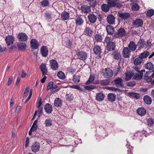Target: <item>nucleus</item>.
I'll return each mask as SVG.
<instances>
[{
  "label": "nucleus",
  "mask_w": 154,
  "mask_h": 154,
  "mask_svg": "<svg viewBox=\"0 0 154 154\" xmlns=\"http://www.w3.org/2000/svg\"><path fill=\"white\" fill-rule=\"evenodd\" d=\"M111 37L106 36L105 38L104 42L107 44L109 43H111Z\"/></svg>",
  "instance_id": "4d7b16f0"
},
{
  "label": "nucleus",
  "mask_w": 154,
  "mask_h": 154,
  "mask_svg": "<svg viewBox=\"0 0 154 154\" xmlns=\"http://www.w3.org/2000/svg\"><path fill=\"white\" fill-rule=\"evenodd\" d=\"M113 82L118 88H123L124 85L123 82V79L119 77L116 78Z\"/></svg>",
  "instance_id": "f03ea898"
},
{
  "label": "nucleus",
  "mask_w": 154,
  "mask_h": 154,
  "mask_svg": "<svg viewBox=\"0 0 154 154\" xmlns=\"http://www.w3.org/2000/svg\"><path fill=\"white\" fill-rule=\"evenodd\" d=\"M31 48L33 50L37 49L38 47L39 44L35 39H32L30 42Z\"/></svg>",
  "instance_id": "9d476101"
},
{
  "label": "nucleus",
  "mask_w": 154,
  "mask_h": 154,
  "mask_svg": "<svg viewBox=\"0 0 154 154\" xmlns=\"http://www.w3.org/2000/svg\"><path fill=\"white\" fill-rule=\"evenodd\" d=\"M115 44L114 42H113L109 43L106 46V49L109 51H113L115 50Z\"/></svg>",
  "instance_id": "f8f14e48"
},
{
  "label": "nucleus",
  "mask_w": 154,
  "mask_h": 154,
  "mask_svg": "<svg viewBox=\"0 0 154 154\" xmlns=\"http://www.w3.org/2000/svg\"><path fill=\"white\" fill-rule=\"evenodd\" d=\"M133 24L137 27H140L143 24V21L141 19H137L133 21Z\"/></svg>",
  "instance_id": "bb28decb"
},
{
  "label": "nucleus",
  "mask_w": 154,
  "mask_h": 154,
  "mask_svg": "<svg viewBox=\"0 0 154 154\" xmlns=\"http://www.w3.org/2000/svg\"><path fill=\"white\" fill-rule=\"evenodd\" d=\"M131 51L128 47H124L122 51L123 57L125 58H128L130 56V52Z\"/></svg>",
  "instance_id": "4468645a"
},
{
  "label": "nucleus",
  "mask_w": 154,
  "mask_h": 154,
  "mask_svg": "<svg viewBox=\"0 0 154 154\" xmlns=\"http://www.w3.org/2000/svg\"><path fill=\"white\" fill-rule=\"evenodd\" d=\"M85 89H86L87 90H91L96 88V87L94 85H91L85 86Z\"/></svg>",
  "instance_id": "5fc2aeb1"
},
{
  "label": "nucleus",
  "mask_w": 154,
  "mask_h": 154,
  "mask_svg": "<svg viewBox=\"0 0 154 154\" xmlns=\"http://www.w3.org/2000/svg\"><path fill=\"white\" fill-rule=\"evenodd\" d=\"M72 80L74 83H78L80 81V76L76 75H73Z\"/></svg>",
  "instance_id": "a18cd8bd"
},
{
  "label": "nucleus",
  "mask_w": 154,
  "mask_h": 154,
  "mask_svg": "<svg viewBox=\"0 0 154 154\" xmlns=\"http://www.w3.org/2000/svg\"><path fill=\"white\" fill-rule=\"evenodd\" d=\"M115 17L112 15H109L107 17V21L110 25L115 24Z\"/></svg>",
  "instance_id": "6ab92c4d"
},
{
  "label": "nucleus",
  "mask_w": 154,
  "mask_h": 154,
  "mask_svg": "<svg viewBox=\"0 0 154 154\" xmlns=\"http://www.w3.org/2000/svg\"><path fill=\"white\" fill-rule=\"evenodd\" d=\"M75 21V24L77 26H80L82 25L84 22V20L81 16L77 17Z\"/></svg>",
  "instance_id": "dca6fc26"
},
{
  "label": "nucleus",
  "mask_w": 154,
  "mask_h": 154,
  "mask_svg": "<svg viewBox=\"0 0 154 154\" xmlns=\"http://www.w3.org/2000/svg\"><path fill=\"white\" fill-rule=\"evenodd\" d=\"M95 79V76L93 74H91L89 79L86 82L85 84L88 85L92 82Z\"/></svg>",
  "instance_id": "58836bf2"
},
{
  "label": "nucleus",
  "mask_w": 154,
  "mask_h": 154,
  "mask_svg": "<svg viewBox=\"0 0 154 154\" xmlns=\"http://www.w3.org/2000/svg\"><path fill=\"white\" fill-rule=\"evenodd\" d=\"M143 60L139 56L136 58L134 61L133 63L135 65L140 64L143 62Z\"/></svg>",
  "instance_id": "f704fd0d"
},
{
  "label": "nucleus",
  "mask_w": 154,
  "mask_h": 154,
  "mask_svg": "<svg viewBox=\"0 0 154 154\" xmlns=\"http://www.w3.org/2000/svg\"><path fill=\"white\" fill-rule=\"evenodd\" d=\"M5 40L7 46H10L13 44L14 38V36L8 35L6 37Z\"/></svg>",
  "instance_id": "39448f33"
},
{
  "label": "nucleus",
  "mask_w": 154,
  "mask_h": 154,
  "mask_svg": "<svg viewBox=\"0 0 154 154\" xmlns=\"http://www.w3.org/2000/svg\"><path fill=\"white\" fill-rule=\"evenodd\" d=\"M61 16V18L63 20H66L68 19L69 17V13L66 11L62 12Z\"/></svg>",
  "instance_id": "e433bc0d"
},
{
  "label": "nucleus",
  "mask_w": 154,
  "mask_h": 154,
  "mask_svg": "<svg viewBox=\"0 0 154 154\" xmlns=\"http://www.w3.org/2000/svg\"><path fill=\"white\" fill-rule=\"evenodd\" d=\"M139 6L138 4L136 3L133 4L131 6V9L132 10L134 11H137L139 9Z\"/></svg>",
  "instance_id": "603ef678"
},
{
  "label": "nucleus",
  "mask_w": 154,
  "mask_h": 154,
  "mask_svg": "<svg viewBox=\"0 0 154 154\" xmlns=\"http://www.w3.org/2000/svg\"><path fill=\"white\" fill-rule=\"evenodd\" d=\"M40 52L43 57H46L48 54V50L47 47L45 46H42L41 48Z\"/></svg>",
  "instance_id": "ddd939ff"
},
{
  "label": "nucleus",
  "mask_w": 154,
  "mask_h": 154,
  "mask_svg": "<svg viewBox=\"0 0 154 154\" xmlns=\"http://www.w3.org/2000/svg\"><path fill=\"white\" fill-rule=\"evenodd\" d=\"M66 98L67 101H71L73 99V97L71 94H67L66 95Z\"/></svg>",
  "instance_id": "864d4df0"
},
{
  "label": "nucleus",
  "mask_w": 154,
  "mask_h": 154,
  "mask_svg": "<svg viewBox=\"0 0 154 154\" xmlns=\"http://www.w3.org/2000/svg\"><path fill=\"white\" fill-rule=\"evenodd\" d=\"M144 78L145 80L147 82H150L152 80L151 77L149 76H144Z\"/></svg>",
  "instance_id": "bf43d9fd"
},
{
  "label": "nucleus",
  "mask_w": 154,
  "mask_h": 154,
  "mask_svg": "<svg viewBox=\"0 0 154 154\" xmlns=\"http://www.w3.org/2000/svg\"><path fill=\"white\" fill-rule=\"evenodd\" d=\"M113 71L109 68H107L105 69L104 72H103V76L106 78H111L113 75Z\"/></svg>",
  "instance_id": "20e7f679"
},
{
  "label": "nucleus",
  "mask_w": 154,
  "mask_h": 154,
  "mask_svg": "<svg viewBox=\"0 0 154 154\" xmlns=\"http://www.w3.org/2000/svg\"><path fill=\"white\" fill-rule=\"evenodd\" d=\"M41 5L42 7H46L49 5V2L48 0H43L41 2Z\"/></svg>",
  "instance_id": "09e8293b"
},
{
  "label": "nucleus",
  "mask_w": 154,
  "mask_h": 154,
  "mask_svg": "<svg viewBox=\"0 0 154 154\" xmlns=\"http://www.w3.org/2000/svg\"><path fill=\"white\" fill-rule=\"evenodd\" d=\"M68 70L72 74L74 73L75 71V69L73 68L72 67H69L68 69Z\"/></svg>",
  "instance_id": "0e129e2a"
},
{
  "label": "nucleus",
  "mask_w": 154,
  "mask_h": 154,
  "mask_svg": "<svg viewBox=\"0 0 154 154\" xmlns=\"http://www.w3.org/2000/svg\"><path fill=\"white\" fill-rule=\"evenodd\" d=\"M17 38L19 41L23 42L27 41L28 38L27 35L23 32L19 33L17 35Z\"/></svg>",
  "instance_id": "0eeeda50"
},
{
  "label": "nucleus",
  "mask_w": 154,
  "mask_h": 154,
  "mask_svg": "<svg viewBox=\"0 0 154 154\" xmlns=\"http://www.w3.org/2000/svg\"><path fill=\"white\" fill-rule=\"evenodd\" d=\"M129 49L131 51H134L137 47V45L133 41H131L128 45Z\"/></svg>",
  "instance_id": "4be33fe9"
},
{
  "label": "nucleus",
  "mask_w": 154,
  "mask_h": 154,
  "mask_svg": "<svg viewBox=\"0 0 154 154\" xmlns=\"http://www.w3.org/2000/svg\"><path fill=\"white\" fill-rule=\"evenodd\" d=\"M147 123L148 126H152L154 124V119L152 118H150L147 120Z\"/></svg>",
  "instance_id": "de8ad7c7"
},
{
  "label": "nucleus",
  "mask_w": 154,
  "mask_h": 154,
  "mask_svg": "<svg viewBox=\"0 0 154 154\" xmlns=\"http://www.w3.org/2000/svg\"><path fill=\"white\" fill-rule=\"evenodd\" d=\"M93 51L95 54L100 55L101 53V47L98 45H95L93 48Z\"/></svg>",
  "instance_id": "b1692460"
},
{
  "label": "nucleus",
  "mask_w": 154,
  "mask_h": 154,
  "mask_svg": "<svg viewBox=\"0 0 154 154\" xmlns=\"http://www.w3.org/2000/svg\"><path fill=\"white\" fill-rule=\"evenodd\" d=\"M40 146L38 142H35L33 143L31 146V149L34 152H36L39 151Z\"/></svg>",
  "instance_id": "6e6552de"
},
{
  "label": "nucleus",
  "mask_w": 154,
  "mask_h": 154,
  "mask_svg": "<svg viewBox=\"0 0 154 154\" xmlns=\"http://www.w3.org/2000/svg\"><path fill=\"white\" fill-rule=\"evenodd\" d=\"M106 29L108 34L110 35H113L114 33V29L113 27L110 25L106 26Z\"/></svg>",
  "instance_id": "a211bd4d"
},
{
  "label": "nucleus",
  "mask_w": 154,
  "mask_h": 154,
  "mask_svg": "<svg viewBox=\"0 0 154 154\" xmlns=\"http://www.w3.org/2000/svg\"><path fill=\"white\" fill-rule=\"evenodd\" d=\"M57 76L60 79L62 80L66 78L64 73L61 71H60L58 72Z\"/></svg>",
  "instance_id": "79ce46f5"
},
{
  "label": "nucleus",
  "mask_w": 154,
  "mask_h": 154,
  "mask_svg": "<svg viewBox=\"0 0 154 154\" xmlns=\"http://www.w3.org/2000/svg\"><path fill=\"white\" fill-rule=\"evenodd\" d=\"M137 45L140 49H142L146 45V42L143 39H140L138 42Z\"/></svg>",
  "instance_id": "393cba45"
},
{
  "label": "nucleus",
  "mask_w": 154,
  "mask_h": 154,
  "mask_svg": "<svg viewBox=\"0 0 154 154\" xmlns=\"http://www.w3.org/2000/svg\"><path fill=\"white\" fill-rule=\"evenodd\" d=\"M41 100L42 98L41 97H40L39 98L38 101V105L37 106V108H39L42 105V102Z\"/></svg>",
  "instance_id": "680f3d73"
},
{
  "label": "nucleus",
  "mask_w": 154,
  "mask_h": 154,
  "mask_svg": "<svg viewBox=\"0 0 154 154\" xmlns=\"http://www.w3.org/2000/svg\"><path fill=\"white\" fill-rule=\"evenodd\" d=\"M45 123L46 127L50 126L52 125V121L51 119H47L45 121Z\"/></svg>",
  "instance_id": "8fccbe9b"
},
{
  "label": "nucleus",
  "mask_w": 154,
  "mask_h": 154,
  "mask_svg": "<svg viewBox=\"0 0 154 154\" xmlns=\"http://www.w3.org/2000/svg\"><path fill=\"white\" fill-rule=\"evenodd\" d=\"M154 14V11L152 9L148 10L146 13V15L149 17H151Z\"/></svg>",
  "instance_id": "3c124183"
},
{
  "label": "nucleus",
  "mask_w": 154,
  "mask_h": 154,
  "mask_svg": "<svg viewBox=\"0 0 154 154\" xmlns=\"http://www.w3.org/2000/svg\"><path fill=\"white\" fill-rule=\"evenodd\" d=\"M40 67L42 72V75H46L48 71L46 64L44 63H42L40 65Z\"/></svg>",
  "instance_id": "aec40b11"
},
{
  "label": "nucleus",
  "mask_w": 154,
  "mask_h": 154,
  "mask_svg": "<svg viewBox=\"0 0 154 154\" xmlns=\"http://www.w3.org/2000/svg\"><path fill=\"white\" fill-rule=\"evenodd\" d=\"M81 9L85 13H89L91 11L90 7L86 5H82Z\"/></svg>",
  "instance_id": "a878e982"
},
{
  "label": "nucleus",
  "mask_w": 154,
  "mask_h": 154,
  "mask_svg": "<svg viewBox=\"0 0 154 154\" xmlns=\"http://www.w3.org/2000/svg\"><path fill=\"white\" fill-rule=\"evenodd\" d=\"M76 55L78 58L82 60H85L88 58L87 53L84 51H79L76 52Z\"/></svg>",
  "instance_id": "7ed1b4c3"
},
{
  "label": "nucleus",
  "mask_w": 154,
  "mask_h": 154,
  "mask_svg": "<svg viewBox=\"0 0 154 154\" xmlns=\"http://www.w3.org/2000/svg\"><path fill=\"white\" fill-rule=\"evenodd\" d=\"M50 65L52 69L54 70H57L59 67L57 61L54 59L50 61Z\"/></svg>",
  "instance_id": "423d86ee"
},
{
  "label": "nucleus",
  "mask_w": 154,
  "mask_h": 154,
  "mask_svg": "<svg viewBox=\"0 0 154 154\" xmlns=\"http://www.w3.org/2000/svg\"><path fill=\"white\" fill-rule=\"evenodd\" d=\"M136 112L138 115L141 116H144L146 113V109L143 107L138 108L137 109Z\"/></svg>",
  "instance_id": "5701e85b"
},
{
  "label": "nucleus",
  "mask_w": 154,
  "mask_h": 154,
  "mask_svg": "<svg viewBox=\"0 0 154 154\" xmlns=\"http://www.w3.org/2000/svg\"><path fill=\"white\" fill-rule=\"evenodd\" d=\"M143 101L146 104L149 105L152 103V99L150 97L146 95L143 97Z\"/></svg>",
  "instance_id": "c756f323"
},
{
  "label": "nucleus",
  "mask_w": 154,
  "mask_h": 154,
  "mask_svg": "<svg viewBox=\"0 0 154 154\" xmlns=\"http://www.w3.org/2000/svg\"><path fill=\"white\" fill-rule=\"evenodd\" d=\"M143 75L142 72H140V74H137L134 75L133 79L135 80H140L142 79Z\"/></svg>",
  "instance_id": "37998d69"
},
{
  "label": "nucleus",
  "mask_w": 154,
  "mask_h": 154,
  "mask_svg": "<svg viewBox=\"0 0 154 154\" xmlns=\"http://www.w3.org/2000/svg\"><path fill=\"white\" fill-rule=\"evenodd\" d=\"M72 45V42L69 40L66 44V47L68 48H69L71 47Z\"/></svg>",
  "instance_id": "69168bd1"
},
{
  "label": "nucleus",
  "mask_w": 154,
  "mask_h": 154,
  "mask_svg": "<svg viewBox=\"0 0 154 154\" xmlns=\"http://www.w3.org/2000/svg\"><path fill=\"white\" fill-rule=\"evenodd\" d=\"M149 55V52L148 51H145L144 52L141 53L139 55V56L142 59L146 58Z\"/></svg>",
  "instance_id": "c03bdc74"
},
{
  "label": "nucleus",
  "mask_w": 154,
  "mask_h": 154,
  "mask_svg": "<svg viewBox=\"0 0 154 154\" xmlns=\"http://www.w3.org/2000/svg\"><path fill=\"white\" fill-rule=\"evenodd\" d=\"M107 98L109 101L113 102L116 99V95L112 93L109 94L107 95Z\"/></svg>",
  "instance_id": "7c9ffc66"
},
{
  "label": "nucleus",
  "mask_w": 154,
  "mask_h": 154,
  "mask_svg": "<svg viewBox=\"0 0 154 154\" xmlns=\"http://www.w3.org/2000/svg\"><path fill=\"white\" fill-rule=\"evenodd\" d=\"M44 109L47 113L49 114L52 111V106L49 103H46Z\"/></svg>",
  "instance_id": "412c9836"
},
{
  "label": "nucleus",
  "mask_w": 154,
  "mask_h": 154,
  "mask_svg": "<svg viewBox=\"0 0 154 154\" xmlns=\"http://www.w3.org/2000/svg\"><path fill=\"white\" fill-rule=\"evenodd\" d=\"M126 34V32L123 28H120L113 35V36L116 38L122 37L125 36Z\"/></svg>",
  "instance_id": "f257e3e1"
},
{
  "label": "nucleus",
  "mask_w": 154,
  "mask_h": 154,
  "mask_svg": "<svg viewBox=\"0 0 154 154\" xmlns=\"http://www.w3.org/2000/svg\"><path fill=\"white\" fill-rule=\"evenodd\" d=\"M134 75L133 72L129 71L125 74V79L126 81H128L131 79Z\"/></svg>",
  "instance_id": "473e14b6"
},
{
  "label": "nucleus",
  "mask_w": 154,
  "mask_h": 154,
  "mask_svg": "<svg viewBox=\"0 0 154 154\" xmlns=\"http://www.w3.org/2000/svg\"><path fill=\"white\" fill-rule=\"evenodd\" d=\"M113 58L115 60H119L121 58V56L120 52L118 51H115L112 54Z\"/></svg>",
  "instance_id": "cd10ccee"
},
{
  "label": "nucleus",
  "mask_w": 154,
  "mask_h": 154,
  "mask_svg": "<svg viewBox=\"0 0 154 154\" xmlns=\"http://www.w3.org/2000/svg\"><path fill=\"white\" fill-rule=\"evenodd\" d=\"M100 84L102 86H106L108 85L110 82L109 79H106L105 80H101L100 81Z\"/></svg>",
  "instance_id": "4c0bfd02"
},
{
  "label": "nucleus",
  "mask_w": 154,
  "mask_h": 154,
  "mask_svg": "<svg viewBox=\"0 0 154 154\" xmlns=\"http://www.w3.org/2000/svg\"><path fill=\"white\" fill-rule=\"evenodd\" d=\"M54 104L56 107L61 106L62 105V102L61 99L59 98H56L54 100Z\"/></svg>",
  "instance_id": "c85d7f7f"
},
{
  "label": "nucleus",
  "mask_w": 154,
  "mask_h": 154,
  "mask_svg": "<svg viewBox=\"0 0 154 154\" xmlns=\"http://www.w3.org/2000/svg\"><path fill=\"white\" fill-rule=\"evenodd\" d=\"M94 38V40L97 42H101L103 39V37L101 35L97 34L95 35Z\"/></svg>",
  "instance_id": "ea45409f"
},
{
  "label": "nucleus",
  "mask_w": 154,
  "mask_h": 154,
  "mask_svg": "<svg viewBox=\"0 0 154 154\" xmlns=\"http://www.w3.org/2000/svg\"><path fill=\"white\" fill-rule=\"evenodd\" d=\"M88 21L91 23H94L97 21V16L93 14H90L88 16Z\"/></svg>",
  "instance_id": "1a4fd4ad"
},
{
  "label": "nucleus",
  "mask_w": 154,
  "mask_h": 154,
  "mask_svg": "<svg viewBox=\"0 0 154 154\" xmlns=\"http://www.w3.org/2000/svg\"><path fill=\"white\" fill-rule=\"evenodd\" d=\"M21 106H17L16 107V109L15 110V112L16 113H19L20 112L21 109Z\"/></svg>",
  "instance_id": "e2e57ef3"
},
{
  "label": "nucleus",
  "mask_w": 154,
  "mask_h": 154,
  "mask_svg": "<svg viewBox=\"0 0 154 154\" xmlns=\"http://www.w3.org/2000/svg\"><path fill=\"white\" fill-rule=\"evenodd\" d=\"M105 95L102 92L98 93L96 94V100L99 102L103 101Z\"/></svg>",
  "instance_id": "2eb2a0df"
},
{
  "label": "nucleus",
  "mask_w": 154,
  "mask_h": 154,
  "mask_svg": "<svg viewBox=\"0 0 154 154\" xmlns=\"http://www.w3.org/2000/svg\"><path fill=\"white\" fill-rule=\"evenodd\" d=\"M84 34L87 36L91 37L93 33V31L91 28L86 26L84 30Z\"/></svg>",
  "instance_id": "9b49d317"
},
{
  "label": "nucleus",
  "mask_w": 154,
  "mask_h": 154,
  "mask_svg": "<svg viewBox=\"0 0 154 154\" xmlns=\"http://www.w3.org/2000/svg\"><path fill=\"white\" fill-rule=\"evenodd\" d=\"M118 16L124 20L127 19L130 17V14L128 12H118Z\"/></svg>",
  "instance_id": "f3484780"
},
{
  "label": "nucleus",
  "mask_w": 154,
  "mask_h": 154,
  "mask_svg": "<svg viewBox=\"0 0 154 154\" xmlns=\"http://www.w3.org/2000/svg\"><path fill=\"white\" fill-rule=\"evenodd\" d=\"M128 96L132 98H135L136 99H138L140 97V94H139L134 93V92H129L128 94Z\"/></svg>",
  "instance_id": "72a5a7b5"
},
{
  "label": "nucleus",
  "mask_w": 154,
  "mask_h": 154,
  "mask_svg": "<svg viewBox=\"0 0 154 154\" xmlns=\"http://www.w3.org/2000/svg\"><path fill=\"white\" fill-rule=\"evenodd\" d=\"M17 45L18 49L20 50H25L26 48V45L25 43H18Z\"/></svg>",
  "instance_id": "2f4dec72"
},
{
  "label": "nucleus",
  "mask_w": 154,
  "mask_h": 154,
  "mask_svg": "<svg viewBox=\"0 0 154 154\" xmlns=\"http://www.w3.org/2000/svg\"><path fill=\"white\" fill-rule=\"evenodd\" d=\"M126 85L129 87H133L136 85V83L134 82H127Z\"/></svg>",
  "instance_id": "13d9d810"
},
{
  "label": "nucleus",
  "mask_w": 154,
  "mask_h": 154,
  "mask_svg": "<svg viewBox=\"0 0 154 154\" xmlns=\"http://www.w3.org/2000/svg\"><path fill=\"white\" fill-rule=\"evenodd\" d=\"M29 91V86L27 87L26 88L24 92V94L23 95V97H26V94L28 93Z\"/></svg>",
  "instance_id": "052dcab7"
},
{
  "label": "nucleus",
  "mask_w": 154,
  "mask_h": 154,
  "mask_svg": "<svg viewBox=\"0 0 154 154\" xmlns=\"http://www.w3.org/2000/svg\"><path fill=\"white\" fill-rule=\"evenodd\" d=\"M70 87L72 88L75 89L79 90L80 87L77 85H74L70 86Z\"/></svg>",
  "instance_id": "338daca9"
},
{
  "label": "nucleus",
  "mask_w": 154,
  "mask_h": 154,
  "mask_svg": "<svg viewBox=\"0 0 154 154\" xmlns=\"http://www.w3.org/2000/svg\"><path fill=\"white\" fill-rule=\"evenodd\" d=\"M109 7H110L108 4H103L102 5L101 8L103 11L107 12L109 9Z\"/></svg>",
  "instance_id": "a19ab883"
},
{
  "label": "nucleus",
  "mask_w": 154,
  "mask_h": 154,
  "mask_svg": "<svg viewBox=\"0 0 154 154\" xmlns=\"http://www.w3.org/2000/svg\"><path fill=\"white\" fill-rule=\"evenodd\" d=\"M145 68L149 70L152 69L154 67L153 63L151 62L147 63L145 64Z\"/></svg>",
  "instance_id": "49530a36"
},
{
  "label": "nucleus",
  "mask_w": 154,
  "mask_h": 154,
  "mask_svg": "<svg viewBox=\"0 0 154 154\" xmlns=\"http://www.w3.org/2000/svg\"><path fill=\"white\" fill-rule=\"evenodd\" d=\"M107 1V4L111 7H115L116 5V2L118 0H106Z\"/></svg>",
  "instance_id": "c9c22d12"
},
{
  "label": "nucleus",
  "mask_w": 154,
  "mask_h": 154,
  "mask_svg": "<svg viewBox=\"0 0 154 154\" xmlns=\"http://www.w3.org/2000/svg\"><path fill=\"white\" fill-rule=\"evenodd\" d=\"M53 84H54V83L52 81L48 83L47 88V91L50 89L52 90Z\"/></svg>",
  "instance_id": "6e6d98bb"
},
{
  "label": "nucleus",
  "mask_w": 154,
  "mask_h": 154,
  "mask_svg": "<svg viewBox=\"0 0 154 154\" xmlns=\"http://www.w3.org/2000/svg\"><path fill=\"white\" fill-rule=\"evenodd\" d=\"M27 75V74L26 73H25L23 70L22 71V73L21 75V77L22 78H25L26 75Z\"/></svg>",
  "instance_id": "774afa93"
}]
</instances>
